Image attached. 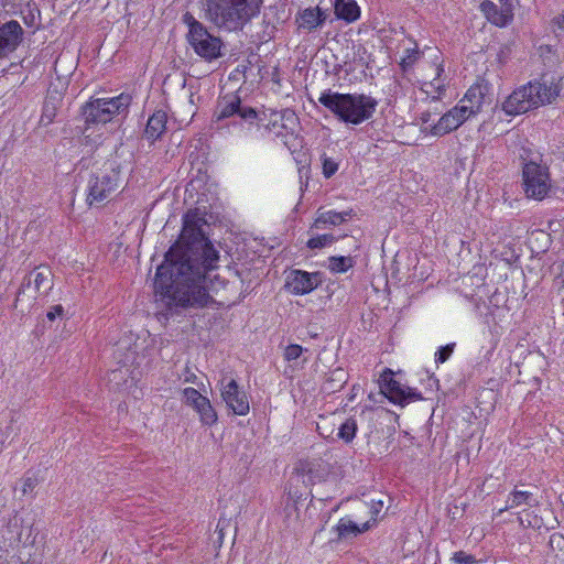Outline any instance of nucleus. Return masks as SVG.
<instances>
[{
  "instance_id": "obj_15",
  "label": "nucleus",
  "mask_w": 564,
  "mask_h": 564,
  "mask_svg": "<svg viewBox=\"0 0 564 564\" xmlns=\"http://www.w3.org/2000/svg\"><path fill=\"white\" fill-rule=\"evenodd\" d=\"M297 123L295 112L290 109H284L272 115V118L265 126V129L276 138H281L283 143L288 145L289 139L294 135V129Z\"/></svg>"
},
{
  "instance_id": "obj_5",
  "label": "nucleus",
  "mask_w": 564,
  "mask_h": 564,
  "mask_svg": "<svg viewBox=\"0 0 564 564\" xmlns=\"http://www.w3.org/2000/svg\"><path fill=\"white\" fill-rule=\"evenodd\" d=\"M522 161V185L528 198L542 200L551 188L549 167L541 164V155L522 148L519 154Z\"/></svg>"
},
{
  "instance_id": "obj_30",
  "label": "nucleus",
  "mask_w": 564,
  "mask_h": 564,
  "mask_svg": "<svg viewBox=\"0 0 564 564\" xmlns=\"http://www.w3.org/2000/svg\"><path fill=\"white\" fill-rule=\"evenodd\" d=\"M357 431V421L354 417H349L339 426L337 436L346 444H349L355 438Z\"/></svg>"
},
{
  "instance_id": "obj_44",
  "label": "nucleus",
  "mask_w": 564,
  "mask_h": 564,
  "mask_svg": "<svg viewBox=\"0 0 564 564\" xmlns=\"http://www.w3.org/2000/svg\"><path fill=\"white\" fill-rule=\"evenodd\" d=\"M540 50L543 52L544 50L549 53L552 52V47L550 45L541 46Z\"/></svg>"
},
{
  "instance_id": "obj_7",
  "label": "nucleus",
  "mask_w": 564,
  "mask_h": 564,
  "mask_svg": "<svg viewBox=\"0 0 564 564\" xmlns=\"http://www.w3.org/2000/svg\"><path fill=\"white\" fill-rule=\"evenodd\" d=\"M131 100L132 98L129 94H120L113 98L93 99L82 107V116L88 126L107 123L116 115L126 112Z\"/></svg>"
},
{
  "instance_id": "obj_18",
  "label": "nucleus",
  "mask_w": 564,
  "mask_h": 564,
  "mask_svg": "<svg viewBox=\"0 0 564 564\" xmlns=\"http://www.w3.org/2000/svg\"><path fill=\"white\" fill-rule=\"evenodd\" d=\"M480 9L487 20L499 28L507 26L513 19L510 4L499 8L495 2L486 0L480 3Z\"/></svg>"
},
{
  "instance_id": "obj_35",
  "label": "nucleus",
  "mask_w": 564,
  "mask_h": 564,
  "mask_svg": "<svg viewBox=\"0 0 564 564\" xmlns=\"http://www.w3.org/2000/svg\"><path fill=\"white\" fill-rule=\"evenodd\" d=\"M455 346V343L441 346L435 352V362L444 364L445 361H447L451 355L453 354Z\"/></svg>"
},
{
  "instance_id": "obj_21",
  "label": "nucleus",
  "mask_w": 564,
  "mask_h": 564,
  "mask_svg": "<svg viewBox=\"0 0 564 564\" xmlns=\"http://www.w3.org/2000/svg\"><path fill=\"white\" fill-rule=\"evenodd\" d=\"M51 276L52 273L50 268L40 265L24 278L21 286L30 288L33 284L36 292H40L42 289L48 290L51 288Z\"/></svg>"
},
{
  "instance_id": "obj_37",
  "label": "nucleus",
  "mask_w": 564,
  "mask_h": 564,
  "mask_svg": "<svg viewBox=\"0 0 564 564\" xmlns=\"http://www.w3.org/2000/svg\"><path fill=\"white\" fill-rule=\"evenodd\" d=\"M455 564H476L477 560L474 555L467 554L464 551L455 552L452 556Z\"/></svg>"
},
{
  "instance_id": "obj_26",
  "label": "nucleus",
  "mask_w": 564,
  "mask_h": 564,
  "mask_svg": "<svg viewBox=\"0 0 564 564\" xmlns=\"http://www.w3.org/2000/svg\"><path fill=\"white\" fill-rule=\"evenodd\" d=\"M370 528H372V523H370V521H367L359 527L354 521L347 518H341L335 527V530L338 539H346L349 536H357L358 534L368 531Z\"/></svg>"
},
{
  "instance_id": "obj_36",
  "label": "nucleus",
  "mask_w": 564,
  "mask_h": 564,
  "mask_svg": "<svg viewBox=\"0 0 564 564\" xmlns=\"http://www.w3.org/2000/svg\"><path fill=\"white\" fill-rule=\"evenodd\" d=\"M303 347L297 344H290L284 350V358L288 361L296 360L303 352Z\"/></svg>"
},
{
  "instance_id": "obj_40",
  "label": "nucleus",
  "mask_w": 564,
  "mask_h": 564,
  "mask_svg": "<svg viewBox=\"0 0 564 564\" xmlns=\"http://www.w3.org/2000/svg\"><path fill=\"white\" fill-rule=\"evenodd\" d=\"M37 485V479L35 477L26 476L23 480V495L30 494Z\"/></svg>"
},
{
  "instance_id": "obj_14",
  "label": "nucleus",
  "mask_w": 564,
  "mask_h": 564,
  "mask_svg": "<svg viewBox=\"0 0 564 564\" xmlns=\"http://www.w3.org/2000/svg\"><path fill=\"white\" fill-rule=\"evenodd\" d=\"M182 393L185 404L192 406L198 413L203 425L212 426L217 422L218 415L208 398L194 388H185Z\"/></svg>"
},
{
  "instance_id": "obj_13",
  "label": "nucleus",
  "mask_w": 564,
  "mask_h": 564,
  "mask_svg": "<svg viewBox=\"0 0 564 564\" xmlns=\"http://www.w3.org/2000/svg\"><path fill=\"white\" fill-rule=\"evenodd\" d=\"M471 116L473 110L467 109L466 105H460L458 102L431 127L430 133L438 137L445 135L459 128Z\"/></svg>"
},
{
  "instance_id": "obj_24",
  "label": "nucleus",
  "mask_w": 564,
  "mask_h": 564,
  "mask_svg": "<svg viewBox=\"0 0 564 564\" xmlns=\"http://www.w3.org/2000/svg\"><path fill=\"white\" fill-rule=\"evenodd\" d=\"M354 214L352 209L345 210L341 213L335 210L327 212H317V217L314 220L313 227L316 229H322L325 226H338L347 220V218L351 217Z\"/></svg>"
},
{
  "instance_id": "obj_34",
  "label": "nucleus",
  "mask_w": 564,
  "mask_h": 564,
  "mask_svg": "<svg viewBox=\"0 0 564 564\" xmlns=\"http://www.w3.org/2000/svg\"><path fill=\"white\" fill-rule=\"evenodd\" d=\"M444 73V67L440 63L436 65V76L431 80L429 84H426L433 91H436L441 94L444 89L445 83L444 79L441 78L442 74Z\"/></svg>"
},
{
  "instance_id": "obj_4",
  "label": "nucleus",
  "mask_w": 564,
  "mask_h": 564,
  "mask_svg": "<svg viewBox=\"0 0 564 564\" xmlns=\"http://www.w3.org/2000/svg\"><path fill=\"white\" fill-rule=\"evenodd\" d=\"M262 0H206L205 15L218 28L234 31L242 28L259 9Z\"/></svg>"
},
{
  "instance_id": "obj_12",
  "label": "nucleus",
  "mask_w": 564,
  "mask_h": 564,
  "mask_svg": "<svg viewBox=\"0 0 564 564\" xmlns=\"http://www.w3.org/2000/svg\"><path fill=\"white\" fill-rule=\"evenodd\" d=\"M321 272H307L299 269L291 270L286 275L285 289L294 295H305L322 284Z\"/></svg>"
},
{
  "instance_id": "obj_43",
  "label": "nucleus",
  "mask_w": 564,
  "mask_h": 564,
  "mask_svg": "<svg viewBox=\"0 0 564 564\" xmlns=\"http://www.w3.org/2000/svg\"><path fill=\"white\" fill-rule=\"evenodd\" d=\"M288 509H290L291 511H294V512H296V513H297V508L295 507V505H290V506L288 505V506L285 507V510H288Z\"/></svg>"
},
{
  "instance_id": "obj_20",
  "label": "nucleus",
  "mask_w": 564,
  "mask_h": 564,
  "mask_svg": "<svg viewBox=\"0 0 564 564\" xmlns=\"http://www.w3.org/2000/svg\"><path fill=\"white\" fill-rule=\"evenodd\" d=\"M327 18L328 14L326 13V11H323L319 7H315L306 8L302 12H300L296 21L299 23V28L311 32L322 26L327 20Z\"/></svg>"
},
{
  "instance_id": "obj_1",
  "label": "nucleus",
  "mask_w": 564,
  "mask_h": 564,
  "mask_svg": "<svg viewBox=\"0 0 564 564\" xmlns=\"http://www.w3.org/2000/svg\"><path fill=\"white\" fill-rule=\"evenodd\" d=\"M204 226L206 220L196 212L186 213L178 239L156 269L155 293H160L171 315L216 304L206 290L205 279L208 271L217 268L219 253L207 238Z\"/></svg>"
},
{
  "instance_id": "obj_10",
  "label": "nucleus",
  "mask_w": 564,
  "mask_h": 564,
  "mask_svg": "<svg viewBox=\"0 0 564 564\" xmlns=\"http://www.w3.org/2000/svg\"><path fill=\"white\" fill-rule=\"evenodd\" d=\"M380 391L384 394L390 402L404 406L411 401L422 400L421 392L404 388L399 381L393 378L391 369H386L380 377Z\"/></svg>"
},
{
  "instance_id": "obj_39",
  "label": "nucleus",
  "mask_w": 564,
  "mask_h": 564,
  "mask_svg": "<svg viewBox=\"0 0 564 564\" xmlns=\"http://www.w3.org/2000/svg\"><path fill=\"white\" fill-rule=\"evenodd\" d=\"M64 314V307L61 304L53 305L46 313V319L54 322L57 317H62Z\"/></svg>"
},
{
  "instance_id": "obj_29",
  "label": "nucleus",
  "mask_w": 564,
  "mask_h": 564,
  "mask_svg": "<svg viewBox=\"0 0 564 564\" xmlns=\"http://www.w3.org/2000/svg\"><path fill=\"white\" fill-rule=\"evenodd\" d=\"M354 259L351 257L332 256L328 258V269L334 273L347 272L354 267Z\"/></svg>"
},
{
  "instance_id": "obj_42",
  "label": "nucleus",
  "mask_w": 564,
  "mask_h": 564,
  "mask_svg": "<svg viewBox=\"0 0 564 564\" xmlns=\"http://www.w3.org/2000/svg\"><path fill=\"white\" fill-rule=\"evenodd\" d=\"M24 22H25L28 25H33V22H34V14H33L32 12H30L28 17H24Z\"/></svg>"
},
{
  "instance_id": "obj_19",
  "label": "nucleus",
  "mask_w": 564,
  "mask_h": 564,
  "mask_svg": "<svg viewBox=\"0 0 564 564\" xmlns=\"http://www.w3.org/2000/svg\"><path fill=\"white\" fill-rule=\"evenodd\" d=\"M490 86L488 84L476 83L469 87L459 104L466 105V108L473 110V116H475L481 110L482 105L486 102Z\"/></svg>"
},
{
  "instance_id": "obj_28",
  "label": "nucleus",
  "mask_w": 564,
  "mask_h": 564,
  "mask_svg": "<svg viewBox=\"0 0 564 564\" xmlns=\"http://www.w3.org/2000/svg\"><path fill=\"white\" fill-rule=\"evenodd\" d=\"M424 52L421 51L416 43L413 47L404 50L403 56L399 63L401 70L405 74L413 69L414 65L421 59Z\"/></svg>"
},
{
  "instance_id": "obj_9",
  "label": "nucleus",
  "mask_w": 564,
  "mask_h": 564,
  "mask_svg": "<svg viewBox=\"0 0 564 564\" xmlns=\"http://www.w3.org/2000/svg\"><path fill=\"white\" fill-rule=\"evenodd\" d=\"M187 42L193 51L205 62H214L223 56L224 43L220 37L212 34L205 26L202 31L187 36Z\"/></svg>"
},
{
  "instance_id": "obj_22",
  "label": "nucleus",
  "mask_w": 564,
  "mask_h": 564,
  "mask_svg": "<svg viewBox=\"0 0 564 564\" xmlns=\"http://www.w3.org/2000/svg\"><path fill=\"white\" fill-rule=\"evenodd\" d=\"M538 505L539 501L531 491L514 489L508 495L506 506L498 511V514L522 506L531 508Z\"/></svg>"
},
{
  "instance_id": "obj_16",
  "label": "nucleus",
  "mask_w": 564,
  "mask_h": 564,
  "mask_svg": "<svg viewBox=\"0 0 564 564\" xmlns=\"http://www.w3.org/2000/svg\"><path fill=\"white\" fill-rule=\"evenodd\" d=\"M23 30L18 21L11 20L0 26V58L12 53L21 42Z\"/></svg>"
},
{
  "instance_id": "obj_11",
  "label": "nucleus",
  "mask_w": 564,
  "mask_h": 564,
  "mask_svg": "<svg viewBox=\"0 0 564 564\" xmlns=\"http://www.w3.org/2000/svg\"><path fill=\"white\" fill-rule=\"evenodd\" d=\"M220 395L232 414L242 416L249 413V398L235 379L221 380Z\"/></svg>"
},
{
  "instance_id": "obj_8",
  "label": "nucleus",
  "mask_w": 564,
  "mask_h": 564,
  "mask_svg": "<svg viewBox=\"0 0 564 564\" xmlns=\"http://www.w3.org/2000/svg\"><path fill=\"white\" fill-rule=\"evenodd\" d=\"M119 173L112 170L109 173L93 174L87 182V198L89 206L99 204L118 188Z\"/></svg>"
},
{
  "instance_id": "obj_41",
  "label": "nucleus",
  "mask_w": 564,
  "mask_h": 564,
  "mask_svg": "<svg viewBox=\"0 0 564 564\" xmlns=\"http://www.w3.org/2000/svg\"><path fill=\"white\" fill-rule=\"evenodd\" d=\"M196 379H197L196 375L192 372V373H188V375L185 377L184 381H185V382H192V383H195V382H196Z\"/></svg>"
},
{
  "instance_id": "obj_17",
  "label": "nucleus",
  "mask_w": 564,
  "mask_h": 564,
  "mask_svg": "<svg viewBox=\"0 0 564 564\" xmlns=\"http://www.w3.org/2000/svg\"><path fill=\"white\" fill-rule=\"evenodd\" d=\"M319 467L315 460L301 459L294 467V477L306 487L313 486L324 479L325 473Z\"/></svg>"
},
{
  "instance_id": "obj_33",
  "label": "nucleus",
  "mask_w": 564,
  "mask_h": 564,
  "mask_svg": "<svg viewBox=\"0 0 564 564\" xmlns=\"http://www.w3.org/2000/svg\"><path fill=\"white\" fill-rule=\"evenodd\" d=\"M322 169L325 178H330L338 171V163L326 155L322 156Z\"/></svg>"
},
{
  "instance_id": "obj_32",
  "label": "nucleus",
  "mask_w": 564,
  "mask_h": 564,
  "mask_svg": "<svg viewBox=\"0 0 564 564\" xmlns=\"http://www.w3.org/2000/svg\"><path fill=\"white\" fill-rule=\"evenodd\" d=\"M182 20L188 28L186 37L205 28V25L196 20L189 12L184 13Z\"/></svg>"
},
{
  "instance_id": "obj_2",
  "label": "nucleus",
  "mask_w": 564,
  "mask_h": 564,
  "mask_svg": "<svg viewBox=\"0 0 564 564\" xmlns=\"http://www.w3.org/2000/svg\"><path fill=\"white\" fill-rule=\"evenodd\" d=\"M562 77L542 74L539 78L514 89L502 102L508 116H518L552 104L562 90Z\"/></svg>"
},
{
  "instance_id": "obj_31",
  "label": "nucleus",
  "mask_w": 564,
  "mask_h": 564,
  "mask_svg": "<svg viewBox=\"0 0 564 564\" xmlns=\"http://www.w3.org/2000/svg\"><path fill=\"white\" fill-rule=\"evenodd\" d=\"M335 241H336V238L333 235L325 234V235H319V236L310 238L306 246H307V248H310L312 250L322 249L324 247L330 246Z\"/></svg>"
},
{
  "instance_id": "obj_27",
  "label": "nucleus",
  "mask_w": 564,
  "mask_h": 564,
  "mask_svg": "<svg viewBox=\"0 0 564 564\" xmlns=\"http://www.w3.org/2000/svg\"><path fill=\"white\" fill-rule=\"evenodd\" d=\"M347 379H348V376L344 371V369L336 368L329 373V377L326 379V381L323 386V389L327 393H334V392L343 389V387L347 382Z\"/></svg>"
},
{
  "instance_id": "obj_6",
  "label": "nucleus",
  "mask_w": 564,
  "mask_h": 564,
  "mask_svg": "<svg viewBox=\"0 0 564 564\" xmlns=\"http://www.w3.org/2000/svg\"><path fill=\"white\" fill-rule=\"evenodd\" d=\"M215 122L230 119V126L239 135L246 137L248 131L258 126V112L254 108L242 104L241 98L236 94H228L221 97L214 110Z\"/></svg>"
},
{
  "instance_id": "obj_38",
  "label": "nucleus",
  "mask_w": 564,
  "mask_h": 564,
  "mask_svg": "<svg viewBox=\"0 0 564 564\" xmlns=\"http://www.w3.org/2000/svg\"><path fill=\"white\" fill-rule=\"evenodd\" d=\"M383 505L384 503L382 500H371V503H370L371 520H369V521H370V523H372V527L376 524L377 517L381 512Z\"/></svg>"
},
{
  "instance_id": "obj_25",
  "label": "nucleus",
  "mask_w": 564,
  "mask_h": 564,
  "mask_svg": "<svg viewBox=\"0 0 564 564\" xmlns=\"http://www.w3.org/2000/svg\"><path fill=\"white\" fill-rule=\"evenodd\" d=\"M334 10L338 19L348 23L360 18V8L355 0H335Z\"/></svg>"
},
{
  "instance_id": "obj_23",
  "label": "nucleus",
  "mask_w": 564,
  "mask_h": 564,
  "mask_svg": "<svg viewBox=\"0 0 564 564\" xmlns=\"http://www.w3.org/2000/svg\"><path fill=\"white\" fill-rule=\"evenodd\" d=\"M166 113L162 110L155 111L149 119L144 130V137L151 142L156 141L166 129Z\"/></svg>"
},
{
  "instance_id": "obj_3",
  "label": "nucleus",
  "mask_w": 564,
  "mask_h": 564,
  "mask_svg": "<svg viewBox=\"0 0 564 564\" xmlns=\"http://www.w3.org/2000/svg\"><path fill=\"white\" fill-rule=\"evenodd\" d=\"M318 102L328 109L339 121L358 126L370 120L378 107V100L366 94H341L324 90Z\"/></svg>"
}]
</instances>
